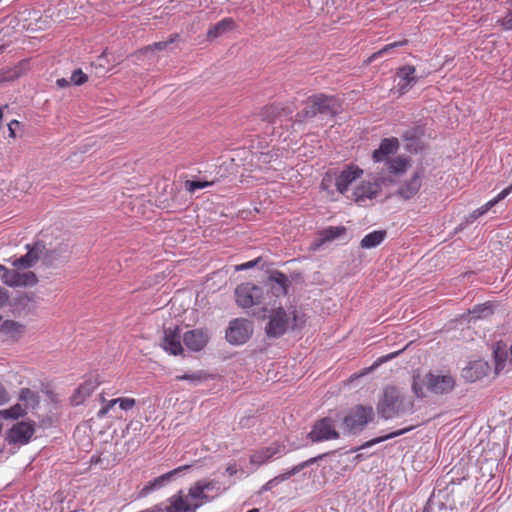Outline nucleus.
<instances>
[{
  "instance_id": "f257e3e1",
  "label": "nucleus",
  "mask_w": 512,
  "mask_h": 512,
  "mask_svg": "<svg viewBox=\"0 0 512 512\" xmlns=\"http://www.w3.org/2000/svg\"><path fill=\"white\" fill-rule=\"evenodd\" d=\"M377 411L382 418L391 419L395 416L413 413L414 401L410 397L404 396L396 387L387 386L377 405Z\"/></svg>"
},
{
  "instance_id": "f03ea898",
  "label": "nucleus",
  "mask_w": 512,
  "mask_h": 512,
  "mask_svg": "<svg viewBox=\"0 0 512 512\" xmlns=\"http://www.w3.org/2000/svg\"><path fill=\"white\" fill-rule=\"evenodd\" d=\"M340 108L341 103L336 96L323 93L314 94L307 98L306 107L295 115V121L304 122L318 114L334 117Z\"/></svg>"
},
{
  "instance_id": "7ed1b4c3",
  "label": "nucleus",
  "mask_w": 512,
  "mask_h": 512,
  "mask_svg": "<svg viewBox=\"0 0 512 512\" xmlns=\"http://www.w3.org/2000/svg\"><path fill=\"white\" fill-rule=\"evenodd\" d=\"M455 384V379L450 374L428 372L423 379L420 375L413 376L412 390L418 398H424L426 396L424 386L431 393L443 395L450 393Z\"/></svg>"
},
{
  "instance_id": "20e7f679",
  "label": "nucleus",
  "mask_w": 512,
  "mask_h": 512,
  "mask_svg": "<svg viewBox=\"0 0 512 512\" xmlns=\"http://www.w3.org/2000/svg\"><path fill=\"white\" fill-rule=\"evenodd\" d=\"M373 419L374 410L371 406L356 405L343 418V426L349 433H358Z\"/></svg>"
},
{
  "instance_id": "39448f33",
  "label": "nucleus",
  "mask_w": 512,
  "mask_h": 512,
  "mask_svg": "<svg viewBox=\"0 0 512 512\" xmlns=\"http://www.w3.org/2000/svg\"><path fill=\"white\" fill-rule=\"evenodd\" d=\"M253 330L252 321L236 318L230 321L225 332V338L232 345H242L251 338Z\"/></svg>"
},
{
  "instance_id": "423d86ee",
  "label": "nucleus",
  "mask_w": 512,
  "mask_h": 512,
  "mask_svg": "<svg viewBox=\"0 0 512 512\" xmlns=\"http://www.w3.org/2000/svg\"><path fill=\"white\" fill-rule=\"evenodd\" d=\"M339 437L340 434L335 428L334 420L330 417L317 420L307 435V438L313 443L338 439Z\"/></svg>"
},
{
  "instance_id": "0eeeda50",
  "label": "nucleus",
  "mask_w": 512,
  "mask_h": 512,
  "mask_svg": "<svg viewBox=\"0 0 512 512\" xmlns=\"http://www.w3.org/2000/svg\"><path fill=\"white\" fill-rule=\"evenodd\" d=\"M236 303L242 308H249L261 303L263 298L262 288L251 284H241L235 289Z\"/></svg>"
},
{
  "instance_id": "6e6552de",
  "label": "nucleus",
  "mask_w": 512,
  "mask_h": 512,
  "mask_svg": "<svg viewBox=\"0 0 512 512\" xmlns=\"http://www.w3.org/2000/svg\"><path fill=\"white\" fill-rule=\"evenodd\" d=\"M289 327V318L284 308L273 309L269 315V321L265 327V333L269 338H279L284 335Z\"/></svg>"
},
{
  "instance_id": "1a4fd4ad",
  "label": "nucleus",
  "mask_w": 512,
  "mask_h": 512,
  "mask_svg": "<svg viewBox=\"0 0 512 512\" xmlns=\"http://www.w3.org/2000/svg\"><path fill=\"white\" fill-rule=\"evenodd\" d=\"M1 279L10 287H27L34 286L38 282L36 274L32 271L19 272L15 269L5 267Z\"/></svg>"
},
{
  "instance_id": "9d476101",
  "label": "nucleus",
  "mask_w": 512,
  "mask_h": 512,
  "mask_svg": "<svg viewBox=\"0 0 512 512\" xmlns=\"http://www.w3.org/2000/svg\"><path fill=\"white\" fill-rule=\"evenodd\" d=\"M34 424L29 422H18L7 432L6 440L10 444L25 445L29 443L34 434Z\"/></svg>"
},
{
  "instance_id": "9b49d317",
  "label": "nucleus",
  "mask_w": 512,
  "mask_h": 512,
  "mask_svg": "<svg viewBox=\"0 0 512 512\" xmlns=\"http://www.w3.org/2000/svg\"><path fill=\"white\" fill-rule=\"evenodd\" d=\"M284 454H286V446L284 444L274 442L268 447H263L258 450H255L250 455V463L260 466L266 463L268 460H270L273 456H281Z\"/></svg>"
},
{
  "instance_id": "f8f14e48",
  "label": "nucleus",
  "mask_w": 512,
  "mask_h": 512,
  "mask_svg": "<svg viewBox=\"0 0 512 512\" xmlns=\"http://www.w3.org/2000/svg\"><path fill=\"white\" fill-rule=\"evenodd\" d=\"M26 247L28 252L12 262V265L16 269H26L33 267L41 258V252L44 249V243L42 241H38L35 242L32 246L27 245Z\"/></svg>"
},
{
  "instance_id": "ddd939ff",
  "label": "nucleus",
  "mask_w": 512,
  "mask_h": 512,
  "mask_svg": "<svg viewBox=\"0 0 512 512\" xmlns=\"http://www.w3.org/2000/svg\"><path fill=\"white\" fill-rule=\"evenodd\" d=\"M191 466L190 465H184V466H180L176 469H173L157 478H155L154 480L148 482V484H146L140 491H139V494L138 496L143 498V497H146L148 494H150L151 492L155 491V490H158L160 488H162L163 486H165L168 482H170L176 475H178L179 473H181L182 471L184 470H187L189 469Z\"/></svg>"
},
{
  "instance_id": "4468645a",
  "label": "nucleus",
  "mask_w": 512,
  "mask_h": 512,
  "mask_svg": "<svg viewBox=\"0 0 512 512\" xmlns=\"http://www.w3.org/2000/svg\"><path fill=\"white\" fill-rule=\"evenodd\" d=\"M181 338V330L178 326H175L173 329L165 328L162 341L163 349L172 355L182 354Z\"/></svg>"
},
{
  "instance_id": "2eb2a0df",
  "label": "nucleus",
  "mask_w": 512,
  "mask_h": 512,
  "mask_svg": "<svg viewBox=\"0 0 512 512\" xmlns=\"http://www.w3.org/2000/svg\"><path fill=\"white\" fill-rule=\"evenodd\" d=\"M424 133V127L421 125H415L404 131L402 138L405 142V148L411 153L421 151L423 148L421 138L424 136Z\"/></svg>"
},
{
  "instance_id": "dca6fc26",
  "label": "nucleus",
  "mask_w": 512,
  "mask_h": 512,
  "mask_svg": "<svg viewBox=\"0 0 512 512\" xmlns=\"http://www.w3.org/2000/svg\"><path fill=\"white\" fill-rule=\"evenodd\" d=\"M380 191L381 184L379 182H362L355 188L352 195L353 200L360 205H364L366 200H372L377 197Z\"/></svg>"
},
{
  "instance_id": "f3484780",
  "label": "nucleus",
  "mask_w": 512,
  "mask_h": 512,
  "mask_svg": "<svg viewBox=\"0 0 512 512\" xmlns=\"http://www.w3.org/2000/svg\"><path fill=\"white\" fill-rule=\"evenodd\" d=\"M209 341V335L206 330L193 329L183 335V342L186 347L194 352L201 351Z\"/></svg>"
},
{
  "instance_id": "a211bd4d",
  "label": "nucleus",
  "mask_w": 512,
  "mask_h": 512,
  "mask_svg": "<svg viewBox=\"0 0 512 512\" xmlns=\"http://www.w3.org/2000/svg\"><path fill=\"white\" fill-rule=\"evenodd\" d=\"M169 505L164 507L166 512H196L197 504H192L190 497L179 491L168 499Z\"/></svg>"
},
{
  "instance_id": "6ab92c4d",
  "label": "nucleus",
  "mask_w": 512,
  "mask_h": 512,
  "mask_svg": "<svg viewBox=\"0 0 512 512\" xmlns=\"http://www.w3.org/2000/svg\"><path fill=\"white\" fill-rule=\"evenodd\" d=\"M490 371L488 362L477 360L462 370V377L470 382H475L485 377Z\"/></svg>"
},
{
  "instance_id": "aec40b11",
  "label": "nucleus",
  "mask_w": 512,
  "mask_h": 512,
  "mask_svg": "<svg viewBox=\"0 0 512 512\" xmlns=\"http://www.w3.org/2000/svg\"><path fill=\"white\" fill-rule=\"evenodd\" d=\"M346 233L344 226H330L319 232V237L311 244L310 249L317 251L324 243L333 241Z\"/></svg>"
},
{
  "instance_id": "412c9836",
  "label": "nucleus",
  "mask_w": 512,
  "mask_h": 512,
  "mask_svg": "<svg viewBox=\"0 0 512 512\" xmlns=\"http://www.w3.org/2000/svg\"><path fill=\"white\" fill-rule=\"evenodd\" d=\"M363 171L359 168L347 167L343 170L335 180V186L340 193H345L349 185L361 176Z\"/></svg>"
},
{
  "instance_id": "4be33fe9",
  "label": "nucleus",
  "mask_w": 512,
  "mask_h": 512,
  "mask_svg": "<svg viewBox=\"0 0 512 512\" xmlns=\"http://www.w3.org/2000/svg\"><path fill=\"white\" fill-rule=\"evenodd\" d=\"M399 147L397 138H384L378 149L373 151L372 158L375 162L385 160L389 155L394 154Z\"/></svg>"
},
{
  "instance_id": "5701e85b",
  "label": "nucleus",
  "mask_w": 512,
  "mask_h": 512,
  "mask_svg": "<svg viewBox=\"0 0 512 512\" xmlns=\"http://www.w3.org/2000/svg\"><path fill=\"white\" fill-rule=\"evenodd\" d=\"M268 282H269L274 294L286 295L288 293V287L290 285V281L284 273H282L278 270L272 271L268 277Z\"/></svg>"
},
{
  "instance_id": "b1692460",
  "label": "nucleus",
  "mask_w": 512,
  "mask_h": 512,
  "mask_svg": "<svg viewBox=\"0 0 512 512\" xmlns=\"http://www.w3.org/2000/svg\"><path fill=\"white\" fill-rule=\"evenodd\" d=\"M421 177V172H415L410 180L400 186L397 192L398 195L406 200L415 196L421 187Z\"/></svg>"
},
{
  "instance_id": "393cba45",
  "label": "nucleus",
  "mask_w": 512,
  "mask_h": 512,
  "mask_svg": "<svg viewBox=\"0 0 512 512\" xmlns=\"http://www.w3.org/2000/svg\"><path fill=\"white\" fill-rule=\"evenodd\" d=\"M415 67L411 65H405L400 67L397 70V76L400 78L401 82L398 84L399 91L403 94L405 93L412 85L417 82V78L415 77Z\"/></svg>"
},
{
  "instance_id": "a878e982",
  "label": "nucleus",
  "mask_w": 512,
  "mask_h": 512,
  "mask_svg": "<svg viewBox=\"0 0 512 512\" xmlns=\"http://www.w3.org/2000/svg\"><path fill=\"white\" fill-rule=\"evenodd\" d=\"M97 386L98 382L96 380H86L74 391L71 396V403L75 406L82 404L84 400L92 394Z\"/></svg>"
},
{
  "instance_id": "bb28decb",
  "label": "nucleus",
  "mask_w": 512,
  "mask_h": 512,
  "mask_svg": "<svg viewBox=\"0 0 512 512\" xmlns=\"http://www.w3.org/2000/svg\"><path fill=\"white\" fill-rule=\"evenodd\" d=\"M284 113L291 114L292 111L288 110L287 108L279 104L273 103L264 106L259 112V117L261 118L262 121L274 123L276 119L279 118Z\"/></svg>"
},
{
  "instance_id": "cd10ccee",
  "label": "nucleus",
  "mask_w": 512,
  "mask_h": 512,
  "mask_svg": "<svg viewBox=\"0 0 512 512\" xmlns=\"http://www.w3.org/2000/svg\"><path fill=\"white\" fill-rule=\"evenodd\" d=\"M188 497L191 499L192 504H197V510L204 504L210 503L215 499V496L204 492L203 487L195 482L188 490Z\"/></svg>"
},
{
  "instance_id": "c85d7f7f",
  "label": "nucleus",
  "mask_w": 512,
  "mask_h": 512,
  "mask_svg": "<svg viewBox=\"0 0 512 512\" xmlns=\"http://www.w3.org/2000/svg\"><path fill=\"white\" fill-rule=\"evenodd\" d=\"M493 358L495 362V374H500L506 366L508 360V349L506 344L499 341L493 346Z\"/></svg>"
},
{
  "instance_id": "c756f323",
  "label": "nucleus",
  "mask_w": 512,
  "mask_h": 512,
  "mask_svg": "<svg viewBox=\"0 0 512 512\" xmlns=\"http://www.w3.org/2000/svg\"><path fill=\"white\" fill-rule=\"evenodd\" d=\"M0 332L11 340H18L25 332V326L13 320H6L0 325Z\"/></svg>"
},
{
  "instance_id": "7c9ffc66",
  "label": "nucleus",
  "mask_w": 512,
  "mask_h": 512,
  "mask_svg": "<svg viewBox=\"0 0 512 512\" xmlns=\"http://www.w3.org/2000/svg\"><path fill=\"white\" fill-rule=\"evenodd\" d=\"M236 24L232 18H224L215 25H213L207 32V39L213 40L218 36L233 30Z\"/></svg>"
},
{
  "instance_id": "2f4dec72",
  "label": "nucleus",
  "mask_w": 512,
  "mask_h": 512,
  "mask_svg": "<svg viewBox=\"0 0 512 512\" xmlns=\"http://www.w3.org/2000/svg\"><path fill=\"white\" fill-rule=\"evenodd\" d=\"M387 236V232L385 230H376L373 231L361 240L360 246L364 249H371L378 246L380 243L384 241Z\"/></svg>"
},
{
  "instance_id": "473e14b6",
  "label": "nucleus",
  "mask_w": 512,
  "mask_h": 512,
  "mask_svg": "<svg viewBox=\"0 0 512 512\" xmlns=\"http://www.w3.org/2000/svg\"><path fill=\"white\" fill-rule=\"evenodd\" d=\"M19 400L25 403V409L36 408L40 402V396L37 392L29 388H22L19 394Z\"/></svg>"
},
{
  "instance_id": "72a5a7b5",
  "label": "nucleus",
  "mask_w": 512,
  "mask_h": 512,
  "mask_svg": "<svg viewBox=\"0 0 512 512\" xmlns=\"http://www.w3.org/2000/svg\"><path fill=\"white\" fill-rule=\"evenodd\" d=\"M512 192V184L509 185L507 188L502 190L494 199L490 200L485 206H483L480 209L475 210L471 217L473 219H477L479 216L483 215L485 212H487L491 207H493L496 203H498L500 200H503L506 198L510 193Z\"/></svg>"
},
{
  "instance_id": "f704fd0d",
  "label": "nucleus",
  "mask_w": 512,
  "mask_h": 512,
  "mask_svg": "<svg viewBox=\"0 0 512 512\" xmlns=\"http://www.w3.org/2000/svg\"><path fill=\"white\" fill-rule=\"evenodd\" d=\"M414 427L411 426V427H408V428H404V429H401V430H398V431H395V432H392V433H389L385 436H381V437H377V438H374L370 441H367L365 442L363 445H361L360 447L358 448H354L352 449L351 451L354 452V451H357V450H360V449H365V448H368V447H371L375 444H378V443H381L383 441H386L388 439H392L394 437H397V436H400V435H403L405 434L406 432L412 430Z\"/></svg>"
},
{
  "instance_id": "c9c22d12",
  "label": "nucleus",
  "mask_w": 512,
  "mask_h": 512,
  "mask_svg": "<svg viewBox=\"0 0 512 512\" xmlns=\"http://www.w3.org/2000/svg\"><path fill=\"white\" fill-rule=\"evenodd\" d=\"M200 486L203 487L204 492L209 493L214 492L211 496H215V499L219 497L225 490V487H222L220 482L213 480H198L196 481Z\"/></svg>"
},
{
  "instance_id": "e433bc0d",
  "label": "nucleus",
  "mask_w": 512,
  "mask_h": 512,
  "mask_svg": "<svg viewBox=\"0 0 512 512\" xmlns=\"http://www.w3.org/2000/svg\"><path fill=\"white\" fill-rule=\"evenodd\" d=\"M26 414V409L19 403L11 406L9 409L1 410L0 417L4 419H18Z\"/></svg>"
},
{
  "instance_id": "4c0bfd02",
  "label": "nucleus",
  "mask_w": 512,
  "mask_h": 512,
  "mask_svg": "<svg viewBox=\"0 0 512 512\" xmlns=\"http://www.w3.org/2000/svg\"><path fill=\"white\" fill-rule=\"evenodd\" d=\"M61 258L60 249H47L44 245V249L41 252V258L40 260L43 261L45 265H52L55 261L59 260Z\"/></svg>"
},
{
  "instance_id": "58836bf2",
  "label": "nucleus",
  "mask_w": 512,
  "mask_h": 512,
  "mask_svg": "<svg viewBox=\"0 0 512 512\" xmlns=\"http://www.w3.org/2000/svg\"><path fill=\"white\" fill-rule=\"evenodd\" d=\"M408 43V40L404 39V40H401V41H396V42H393L391 44H387L386 46H384L382 49H380L379 51L373 53L369 58H368V63H371L372 61L376 60L377 58L383 56L384 54L390 52L392 49L396 48V47H401V46H404Z\"/></svg>"
},
{
  "instance_id": "ea45409f",
  "label": "nucleus",
  "mask_w": 512,
  "mask_h": 512,
  "mask_svg": "<svg viewBox=\"0 0 512 512\" xmlns=\"http://www.w3.org/2000/svg\"><path fill=\"white\" fill-rule=\"evenodd\" d=\"M408 160L402 157H397L388 161V169L391 173L399 174L406 170Z\"/></svg>"
},
{
  "instance_id": "a19ab883",
  "label": "nucleus",
  "mask_w": 512,
  "mask_h": 512,
  "mask_svg": "<svg viewBox=\"0 0 512 512\" xmlns=\"http://www.w3.org/2000/svg\"><path fill=\"white\" fill-rule=\"evenodd\" d=\"M178 38H179V34L178 33L172 34V35H170L168 40H166V41H159V42H155L152 45H148L145 48H143L141 50V52H148L150 50H164L170 44L174 43Z\"/></svg>"
},
{
  "instance_id": "79ce46f5",
  "label": "nucleus",
  "mask_w": 512,
  "mask_h": 512,
  "mask_svg": "<svg viewBox=\"0 0 512 512\" xmlns=\"http://www.w3.org/2000/svg\"><path fill=\"white\" fill-rule=\"evenodd\" d=\"M329 453H323V454H320L316 457H313V458H310L298 465H295L291 470H289V474L290 476H294L296 475L297 473H299L301 470H303L304 468L318 462L319 460H322L324 457H326Z\"/></svg>"
},
{
  "instance_id": "37998d69",
  "label": "nucleus",
  "mask_w": 512,
  "mask_h": 512,
  "mask_svg": "<svg viewBox=\"0 0 512 512\" xmlns=\"http://www.w3.org/2000/svg\"><path fill=\"white\" fill-rule=\"evenodd\" d=\"M205 378H206V375L202 371H198L196 373H191V374L186 373V374H183V375L176 376V380H178V381L187 380V381H190L194 385L199 384Z\"/></svg>"
},
{
  "instance_id": "c03bdc74",
  "label": "nucleus",
  "mask_w": 512,
  "mask_h": 512,
  "mask_svg": "<svg viewBox=\"0 0 512 512\" xmlns=\"http://www.w3.org/2000/svg\"><path fill=\"white\" fill-rule=\"evenodd\" d=\"M470 313L475 315V318L487 317L493 313L492 305L490 303L476 305Z\"/></svg>"
},
{
  "instance_id": "a18cd8bd",
  "label": "nucleus",
  "mask_w": 512,
  "mask_h": 512,
  "mask_svg": "<svg viewBox=\"0 0 512 512\" xmlns=\"http://www.w3.org/2000/svg\"><path fill=\"white\" fill-rule=\"evenodd\" d=\"M214 182L211 181H201V180H187L185 182V189L189 191L190 193H194L198 189H203L208 186L213 185Z\"/></svg>"
},
{
  "instance_id": "49530a36",
  "label": "nucleus",
  "mask_w": 512,
  "mask_h": 512,
  "mask_svg": "<svg viewBox=\"0 0 512 512\" xmlns=\"http://www.w3.org/2000/svg\"><path fill=\"white\" fill-rule=\"evenodd\" d=\"M291 476L289 474V472H285L283 474H280L276 477H274L273 479L269 480L263 487H262V491H267V490H270L272 489L275 485H277L278 483L284 481V480H287L289 479Z\"/></svg>"
},
{
  "instance_id": "de8ad7c7",
  "label": "nucleus",
  "mask_w": 512,
  "mask_h": 512,
  "mask_svg": "<svg viewBox=\"0 0 512 512\" xmlns=\"http://www.w3.org/2000/svg\"><path fill=\"white\" fill-rule=\"evenodd\" d=\"M70 80L74 85L80 86L88 80V76L81 69H76L73 71Z\"/></svg>"
},
{
  "instance_id": "09e8293b",
  "label": "nucleus",
  "mask_w": 512,
  "mask_h": 512,
  "mask_svg": "<svg viewBox=\"0 0 512 512\" xmlns=\"http://www.w3.org/2000/svg\"><path fill=\"white\" fill-rule=\"evenodd\" d=\"M116 401H118L120 408L125 411L132 409L136 404L133 398H117Z\"/></svg>"
},
{
  "instance_id": "8fccbe9b",
  "label": "nucleus",
  "mask_w": 512,
  "mask_h": 512,
  "mask_svg": "<svg viewBox=\"0 0 512 512\" xmlns=\"http://www.w3.org/2000/svg\"><path fill=\"white\" fill-rule=\"evenodd\" d=\"M262 260L261 257H258L254 260H251V261H248V262H245V263H242L240 265H236L235 266V270L236 271H243V270H248V269H251L255 266L258 265V263Z\"/></svg>"
},
{
  "instance_id": "3c124183",
  "label": "nucleus",
  "mask_w": 512,
  "mask_h": 512,
  "mask_svg": "<svg viewBox=\"0 0 512 512\" xmlns=\"http://www.w3.org/2000/svg\"><path fill=\"white\" fill-rule=\"evenodd\" d=\"M499 22L506 30H512V13L509 11Z\"/></svg>"
},
{
  "instance_id": "603ef678",
  "label": "nucleus",
  "mask_w": 512,
  "mask_h": 512,
  "mask_svg": "<svg viewBox=\"0 0 512 512\" xmlns=\"http://www.w3.org/2000/svg\"><path fill=\"white\" fill-rule=\"evenodd\" d=\"M9 401V394L6 388L0 383V405H3Z\"/></svg>"
},
{
  "instance_id": "864d4df0",
  "label": "nucleus",
  "mask_w": 512,
  "mask_h": 512,
  "mask_svg": "<svg viewBox=\"0 0 512 512\" xmlns=\"http://www.w3.org/2000/svg\"><path fill=\"white\" fill-rule=\"evenodd\" d=\"M20 123L17 120H12L8 124L9 136L15 138L16 137V127H18Z\"/></svg>"
},
{
  "instance_id": "5fc2aeb1",
  "label": "nucleus",
  "mask_w": 512,
  "mask_h": 512,
  "mask_svg": "<svg viewBox=\"0 0 512 512\" xmlns=\"http://www.w3.org/2000/svg\"><path fill=\"white\" fill-rule=\"evenodd\" d=\"M9 300V296L7 291L4 288L0 287V308L5 306Z\"/></svg>"
},
{
  "instance_id": "6e6d98bb",
  "label": "nucleus",
  "mask_w": 512,
  "mask_h": 512,
  "mask_svg": "<svg viewBox=\"0 0 512 512\" xmlns=\"http://www.w3.org/2000/svg\"><path fill=\"white\" fill-rule=\"evenodd\" d=\"M71 83V80L68 81L67 79L65 78H61V79H58L57 80V85L60 87V88H65V87H68Z\"/></svg>"
},
{
  "instance_id": "4d7b16f0",
  "label": "nucleus",
  "mask_w": 512,
  "mask_h": 512,
  "mask_svg": "<svg viewBox=\"0 0 512 512\" xmlns=\"http://www.w3.org/2000/svg\"><path fill=\"white\" fill-rule=\"evenodd\" d=\"M238 469H237V466L235 464H231L229 465L227 468H226V472L230 475V476H233L237 473Z\"/></svg>"
},
{
  "instance_id": "13d9d810",
  "label": "nucleus",
  "mask_w": 512,
  "mask_h": 512,
  "mask_svg": "<svg viewBox=\"0 0 512 512\" xmlns=\"http://www.w3.org/2000/svg\"><path fill=\"white\" fill-rule=\"evenodd\" d=\"M108 411H109L108 407L103 406V407L98 411L97 416H98L99 418H102V417H104V416L108 413Z\"/></svg>"
},
{
  "instance_id": "bf43d9fd",
  "label": "nucleus",
  "mask_w": 512,
  "mask_h": 512,
  "mask_svg": "<svg viewBox=\"0 0 512 512\" xmlns=\"http://www.w3.org/2000/svg\"><path fill=\"white\" fill-rule=\"evenodd\" d=\"M117 403H118V401H116V399H112L105 406L108 407V409L110 410V408H112Z\"/></svg>"
},
{
  "instance_id": "052dcab7",
  "label": "nucleus",
  "mask_w": 512,
  "mask_h": 512,
  "mask_svg": "<svg viewBox=\"0 0 512 512\" xmlns=\"http://www.w3.org/2000/svg\"><path fill=\"white\" fill-rule=\"evenodd\" d=\"M401 351H402V350L397 351V352H395V353H391V354H389V355L386 357V359H392V358H394L395 356L399 355V353H401Z\"/></svg>"
},
{
  "instance_id": "680f3d73",
  "label": "nucleus",
  "mask_w": 512,
  "mask_h": 512,
  "mask_svg": "<svg viewBox=\"0 0 512 512\" xmlns=\"http://www.w3.org/2000/svg\"><path fill=\"white\" fill-rule=\"evenodd\" d=\"M363 458V454H357L355 460L360 461Z\"/></svg>"
},
{
  "instance_id": "e2e57ef3",
  "label": "nucleus",
  "mask_w": 512,
  "mask_h": 512,
  "mask_svg": "<svg viewBox=\"0 0 512 512\" xmlns=\"http://www.w3.org/2000/svg\"><path fill=\"white\" fill-rule=\"evenodd\" d=\"M100 399H101V402H102V403H105V402H106V399H105V397H104L102 394L100 395Z\"/></svg>"
},
{
  "instance_id": "0e129e2a",
  "label": "nucleus",
  "mask_w": 512,
  "mask_h": 512,
  "mask_svg": "<svg viewBox=\"0 0 512 512\" xmlns=\"http://www.w3.org/2000/svg\"><path fill=\"white\" fill-rule=\"evenodd\" d=\"M132 426H133V422H131V423L127 426V428H126L127 432L130 430V428H131Z\"/></svg>"
},
{
  "instance_id": "69168bd1",
  "label": "nucleus",
  "mask_w": 512,
  "mask_h": 512,
  "mask_svg": "<svg viewBox=\"0 0 512 512\" xmlns=\"http://www.w3.org/2000/svg\"><path fill=\"white\" fill-rule=\"evenodd\" d=\"M247 512H259V510H258V509H256V508H254V509H251V510H249V511H247Z\"/></svg>"
},
{
  "instance_id": "338daca9",
  "label": "nucleus",
  "mask_w": 512,
  "mask_h": 512,
  "mask_svg": "<svg viewBox=\"0 0 512 512\" xmlns=\"http://www.w3.org/2000/svg\"><path fill=\"white\" fill-rule=\"evenodd\" d=\"M2 49H3V47H2V46H0V51H2Z\"/></svg>"
},
{
  "instance_id": "774afa93",
  "label": "nucleus",
  "mask_w": 512,
  "mask_h": 512,
  "mask_svg": "<svg viewBox=\"0 0 512 512\" xmlns=\"http://www.w3.org/2000/svg\"><path fill=\"white\" fill-rule=\"evenodd\" d=\"M510 12L512 13V9L510 10Z\"/></svg>"
}]
</instances>
